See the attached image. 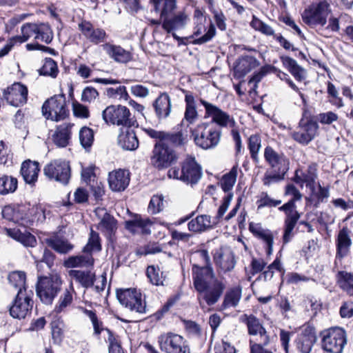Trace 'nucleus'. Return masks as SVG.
Segmentation results:
<instances>
[{"label":"nucleus","mask_w":353,"mask_h":353,"mask_svg":"<svg viewBox=\"0 0 353 353\" xmlns=\"http://www.w3.org/2000/svg\"><path fill=\"white\" fill-rule=\"evenodd\" d=\"M196 255L202 261L203 265H194L192 267L194 285L199 293L198 299L201 306L203 307L201 299L211 306L218 302L226 285L221 280L215 277L208 251L199 250Z\"/></svg>","instance_id":"f257e3e1"},{"label":"nucleus","mask_w":353,"mask_h":353,"mask_svg":"<svg viewBox=\"0 0 353 353\" xmlns=\"http://www.w3.org/2000/svg\"><path fill=\"white\" fill-rule=\"evenodd\" d=\"M195 144L203 150L213 149L221 140V132L214 124L201 123L192 131Z\"/></svg>","instance_id":"f03ea898"},{"label":"nucleus","mask_w":353,"mask_h":353,"mask_svg":"<svg viewBox=\"0 0 353 353\" xmlns=\"http://www.w3.org/2000/svg\"><path fill=\"white\" fill-rule=\"evenodd\" d=\"M168 176L170 179L180 180L193 185L201 179L202 169L194 157H187L182 163L181 169L172 168L168 170Z\"/></svg>","instance_id":"7ed1b4c3"},{"label":"nucleus","mask_w":353,"mask_h":353,"mask_svg":"<svg viewBox=\"0 0 353 353\" xmlns=\"http://www.w3.org/2000/svg\"><path fill=\"white\" fill-rule=\"evenodd\" d=\"M199 101L205 108V117L210 118L212 120L211 123H215L221 128H232L234 138L239 140L240 137L238 132L234 130L236 123L232 115L223 111L216 105L203 99H200Z\"/></svg>","instance_id":"20e7f679"},{"label":"nucleus","mask_w":353,"mask_h":353,"mask_svg":"<svg viewBox=\"0 0 353 353\" xmlns=\"http://www.w3.org/2000/svg\"><path fill=\"white\" fill-rule=\"evenodd\" d=\"M102 117L106 123H110L125 128L137 125V122L130 110L123 105H109L102 112Z\"/></svg>","instance_id":"39448f33"},{"label":"nucleus","mask_w":353,"mask_h":353,"mask_svg":"<svg viewBox=\"0 0 353 353\" xmlns=\"http://www.w3.org/2000/svg\"><path fill=\"white\" fill-rule=\"evenodd\" d=\"M323 349L330 353H342L347 343L345 331L339 327H334L324 330L321 333Z\"/></svg>","instance_id":"423d86ee"},{"label":"nucleus","mask_w":353,"mask_h":353,"mask_svg":"<svg viewBox=\"0 0 353 353\" xmlns=\"http://www.w3.org/2000/svg\"><path fill=\"white\" fill-rule=\"evenodd\" d=\"M330 11V4L323 1L305 9L302 14V19L308 26L321 30L326 25Z\"/></svg>","instance_id":"0eeeda50"},{"label":"nucleus","mask_w":353,"mask_h":353,"mask_svg":"<svg viewBox=\"0 0 353 353\" xmlns=\"http://www.w3.org/2000/svg\"><path fill=\"white\" fill-rule=\"evenodd\" d=\"M61 286V280L57 274L39 278L36 291L41 301L46 304L52 303Z\"/></svg>","instance_id":"6e6552de"},{"label":"nucleus","mask_w":353,"mask_h":353,"mask_svg":"<svg viewBox=\"0 0 353 353\" xmlns=\"http://www.w3.org/2000/svg\"><path fill=\"white\" fill-rule=\"evenodd\" d=\"M117 297L119 303L130 311L137 314L146 313L145 301L141 293L135 288L117 290Z\"/></svg>","instance_id":"1a4fd4ad"},{"label":"nucleus","mask_w":353,"mask_h":353,"mask_svg":"<svg viewBox=\"0 0 353 353\" xmlns=\"http://www.w3.org/2000/svg\"><path fill=\"white\" fill-rule=\"evenodd\" d=\"M42 112L47 119L54 121L65 119L69 114L65 96L55 95L46 101L42 106Z\"/></svg>","instance_id":"9d476101"},{"label":"nucleus","mask_w":353,"mask_h":353,"mask_svg":"<svg viewBox=\"0 0 353 353\" xmlns=\"http://www.w3.org/2000/svg\"><path fill=\"white\" fill-rule=\"evenodd\" d=\"M158 343L161 351L165 353H190L185 340L176 334H162L158 338Z\"/></svg>","instance_id":"9b49d317"},{"label":"nucleus","mask_w":353,"mask_h":353,"mask_svg":"<svg viewBox=\"0 0 353 353\" xmlns=\"http://www.w3.org/2000/svg\"><path fill=\"white\" fill-rule=\"evenodd\" d=\"M176 160V154L172 148L163 142L155 144L151 157V163L156 168L159 170L167 168Z\"/></svg>","instance_id":"f8f14e48"},{"label":"nucleus","mask_w":353,"mask_h":353,"mask_svg":"<svg viewBox=\"0 0 353 353\" xmlns=\"http://www.w3.org/2000/svg\"><path fill=\"white\" fill-rule=\"evenodd\" d=\"M43 173L49 179L66 185L70 179V167L68 162L56 159L45 165Z\"/></svg>","instance_id":"ddd939ff"},{"label":"nucleus","mask_w":353,"mask_h":353,"mask_svg":"<svg viewBox=\"0 0 353 353\" xmlns=\"http://www.w3.org/2000/svg\"><path fill=\"white\" fill-rule=\"evenodd\" d=\"M32 290L17 292V296L10 308V315L15 319H24L32 310L33 301Z\"/></svg>","instance_id":"4468645a"},{"label":"nucleus","mask_w":353,"mask_h":353,"mask_svg":"<svg viewBox=\"0 0 353 353\" xmlns=\"http://www.w3.org/2000/svg\"><path fill=\"white\" fill-rule=\"evenodd\" d=\"M318 129L319 125L316 121L302 119L299 121L296 131H294L292 136L299 143L307 145L316 136Z\"/></svg>","instance_id":"2eb2a0df"},{"label":"nucleus","mask_w":353,"mask_h":353,"mask_svg":"<svg viewBox=\"0 0 353 353\" xmlns=\"http://www.w3.org/2000/svg\"><path fill=\"white\" fill-rule=\"evenodd\" d=\"M280 211H283L285 214L284 221L285 230L283 234L284 243H288L293 234L292 231L296 226L298 220L300 219V213L296 210V205L292 201H289L282 206L279 208Z\"/></svg>","instance_id":"dca6fc26"},{"label":"nucleus","mask_w":353,"mask_h":353,"mask_svg":"<svg viewBox=\"0 0 353 353\" xmlns=\"http://www.w3.org/2000/svg\"><path fill=\"white\" fill-rule=\"evenodd\" d=\"M245 323L248 327V333L251 336L250 339V345L251 341H256L254 343L268 345L270 341L268 335L265 329L261 324L259 320L253 315H245Z\"/></svg>","instance_id":"f3484780"},{"label":"nucleus","mask_w":353,"mask_h":353,"mask_svg":"<svg viewBox=\"0 0 353 353\" xmlns=\"http://www.w3.org/2000/svg\"><path fill=\"white\" fill-rule=\"evenodd\" d=\"M3 97L12 106L24 105L28 99V88L20 83H14L3 90Z\"/></svg>","instance_id":"a211bd4d"},{"label":"nucleus","mask_w":353,"mask_h":353,"mask_svg":"<svg viewBox=\"0 0 353 353\" xmlns=\"http://www.w3.org/2000/svg\"><path fill=\"white\" fill-rule=\"evenodd\" d=\"M214 261L219 274L232 271L236 265L233 252L229 248H221L214 256Z\"/></svg>","instance_id":"6ab92c4d"},{"label":"nucleus","mask_w":353,"mask_h":353,"mask_svg":"<svg viewBox=\"0 0 353 353\" xmlns=\"http://www.w3.org/2000/svg\"><path fill=\"white\" fill-rule=\"evenodd\" d=\"M264 157L276 173L283 175L289 170V160L283 154L278 153L271 147H267L265 149Z\"/></svg>","instance_id":"aec40b11"},{"label":"nucleus","mask_w":353,"mask_h":353,"mask_svg":"<svg viewBox=\"0 0 353 353\" xmlns=\"http://www.w3.org/2000/svg\"><path fill=\"white\" fill-rule=\"evenodd\" d=\"M130 183V173L122 169L110 172L108 174V185L113 192H122Z\"/></svg>","instance_id":"412c9836"},{"label":"nucleus","mask_w":353,"mask_h":353,"mask_svg":"<svg viewBox=\"0 0 353 353\" xmlns=\"http://www.w3.org/2000/svg\"><path fill=\"white\" fill-rule=\"evenodd\" d=\"M85 37L91 43L99 44L105 41L107 34L104 30L101 28H94L93 25L88 21H82L78 25Z\"/></svg>","instance_id":"4be33fe9"},{"label":"nucleus","mask_w":353,"mask_h":353,"mask_svg":"<svg viewBox=\"0 0 353 353\" xmlns=\"http://www.w3.org/2000/svg\"><path fill=\"white\" fill-rule=\"evenodd\" d=\"M117 143L123 150L129 151L135 150L139 144L136 133L131 128L121 130Z\"/></svg>","instance_id":"5701e85b"},{"label":"nucleus","mask_w":353,"mask_h":353,"mask_svg":"<svg viewBox=\"0 0 353 353\" xmlns=\"http://www.w3.org/2000/svg\"><path fill=\"white\" fill-rule=\"evenodd\" d=\"M153 222L148 218H143L139 214H135L134 217L125 223V228L129 231L136 233L150 234V228Z\"/></svg>","instance_id":"b1692460"},{"label":"nucleus","mask_w":353,"mask_h":353,"mask_svg":"<svg viewBox=\"0 0 353 353\" xmlns=\"http://www.w3.org/2000/svg\"><path fill=\"white\" fill-rule=\"evenodd\" d=\"M352 244L350 230L347 227H344L339 232L336 239V258L343 259L347 256L350 252Z\"/></svg>","instance_id":"393cba45"},{"label":"nucleus","mask_w":353,"mask_h":353,"mask_svg":"<svg viewBox=\"0 0 353 353\" xmlns=\"http://www.w3.org/2000/svg\"><path fill=\"white\" fill-rule=\"evenodd\" d=\"M155 114L159 119L168 118L172 111V103L170 96L166 92H163L155 99L153 103Z\"/></svg>","instance_id":"a878e982"},{"label":"nucleus","mask_w":353,"mask_h":353,"mask_svg":"<svg viewBox=\"0 0 353 353\" xmlns=\"http://www.w3.org/2000/svg\"><path fill=\"white\" fill-rule=\"evenodd\" d=\"M185 94V109L183 122L188 125L194 123L199 119V113L196 108V101L192 93L190 91L182 90Z\"/></svg>","instance_id":"bb28decb"},{"label":"nucleus","mask_w":353,"mask_h":353,"mask_svg":"<svg viewBox=\"0 0 353 353\" xmlns=\"http://www.w3.org/2000/svg\"><path fill=\"white\" fill-rule=\"evenodd\" d=\"M102 47L108 55L116 62L125 63L132 59L131 53L120 46L106 43Z\"/></svg>","instance_id":"cd10ccee"},{"label":"nucleus","mask_w":353,"mask_h":353,"mask_svg":"<svg viewBox=\"0 0 353 353\" xmlns=\"http://www.w3.org/2000/svg\"><path fill=\"white\" fill-rule=\"evenodd\" d=\"M316 341L315 332L312 329L306 328L298 336L296 347L302 353H310Z\"/></svg>","instance_id":"c85d7f7f"},{"label":"nucleus","mask_w":353,"mask_h":353,"mask_svg":"<svg viewBox=\"0 0 353 353\" xmlns=\"http://www.w3.org/2000/svg\"><path fill=\"white\" fill-rule=\"evenodd\" d=\"M188 16L184 12H179L172 17L163 18L162 27L168 33L185 27Z\"/></svg>","instance_id":"c756f323"},{"label":"nucleus","mask_w":353,"mask_h":353,"mask_svg":"<svg viewBox=\"0 0 353 353\" xmlns=\"http://www.w3.org/2000/svg\"><path fill=\"white\" fill-rule=\"evenodd\" d=\"M72 126V123H63L57 127L52 135V140L56 145L65 148L69 144Z\"/></svg>","instance_id":"7c9ffc66"},{"label":"nucleus","mask_w":353,"mask_h":353,"mask_svg":"<svg viewBox=\"0 0 353 353\" xmlns=\"http://www.w3.org/2000/svg\"><path fill=\"white\" fill-rule=\"evenodd\" d=\"M250 231L256 237L263 240L267 245L266 253L270 255L272 253L273 235L267 229H264L259 223H250L249 225Z\"/></svg>","instance_id":"2f4dec72"},{"label":"nucleus","mask_w":353,"mask_h":353,"mask_svg":"<svg viewBox=\"0 0 353 353\" xmlns=\"http://www.w3.org/2000/svg\"><path fill=\"white\" fill-rule=\"evenodd\" d=\"M242 288L240 285L228 289L221 305V310L236 307L241 299Z\"/></svg>","instance_id":"473e14b6"},{"label":"nucleus","mask_w":353,"mask_h":353,"mask_svg":"<svg viewBox=\"0 0 353 353\" xmlns=\"http://www.w3.org/2000/svg\"><path fill=\"white\" fill-rule=\"evenodd\" d=\"M39 170V164L38 162L28 160L22 163L21 174L26 183L33 184L37 180Z\"/></svg>","instance_id":"72a5a7b5"},{"label":"nucleus","mask_w":353,"mask_h":353,"mask_svg":"<svg viewBox=\"0 0 353 353\" xmlns=\"http://www.w3.org/2000/svg\"><path fill=\"white\" fill-rule=\"evenodd\" d=\"M258 65V61L252 57L239 59L234 68V77L241 79Z\"/></svg>","instance_id":"f704fd0d"},{"label":"nucleus","mask_w":353,"mask_h":353,"mask_svg":"<svg viewBox=\"0 0 353 353\" xmlns=\"http://www.w3.org/2000/svg\"><path fill=\"white\" fill-rule=\"evenodd\" d=\"M96 213L97 215H103V217L98 224V228L107 235L111 236L117 228V221L103 209L97 210Z\"/></svg>","instance_id":"c9c22d12"},{"label":"nucleus","mask_w":353,"mask_h":353,"mask_svg":"<svg viewBox=\"0 0 353 353\" xmlns=\"http://www.w3.org/2000/svg\"><path fill=\"white\" fill-rule=\"evenodd\" d=\"M46 245L59 254H67L72 251L74 245L65 238L53 236L45 240Z\"/></svg>","instance_id":"e433bc0d"},{"label":"nucleus","mask_w":353,"mask_h":353,"mask_svg":"<svg viewBox=\"0 0 353 353\" xmlns=\"http://www.w3.org/2000/svg\"><path fill=\"white\" fill-rule=\"evenodd\" d=\"M281 61L297 81H302L306 78L305 69L299 65L296 60L289 57H282Z\"/></svg>","instance_id":"4c0bfd02"},{"label":"nucleus","mask_w":353,"mask_h":353,"mask_svg":"<svg viewBox=\"0 0 353 353\" xmlns=\"http://www.w3.org/2000/svg\"><path fill=\"white\" fill-rule=\"evenodd\" d=\"M93 262V258L90 254L72 256L64 261L63 265L67 268H72L90 266Z\"/></svg>","instance_id":"58836bf2"},{"label":"nucleus","mask_w":353,"mask_h":353,"mask_svg":"<svg viewBox=\"0 0 353 353\" xmlns=\"http://www.w3.org/2000/svg\"><path fill=\"white\" fill-rule=\"evenodd\" d=\"M69 275L85 288L93 285L94 282L95 276L90 271L70 270Z\"/></svg>","instance_id":"ea45409f"},{"label":"nucleus","mask_w":353,"mask_h":353,"mask_svg":"<svg viewBox=\"0 0 353 353\" xmlns=\"http://www.w3.org/2000/svg\"><path fill=\"white\" fill-rule=\"evenodd\" d=\"M8 281L10 284L16 290L17 292L23 291L28 292L26 287V274L21 271H14L9 274Z\"/></svg>","instance_id":"a19ab883"},{"label":"nucleus","mask_w":353,"mask_h":353,"mask_svg":"<svg viewBox=\"0 0 353 353\" xmlns=\"http://www.w3.org/2000/svg\"><path fill=\"white\" fill-rule=\"evenodd\" d=\"M17 179L12 176L0 174V194L14 192L17 188Z\"/></svg>","instance_id":"79ce46f5"},{"label":"nucleus","mask_w":353,"mask_h":353,"mask_svg":"<svg viewBox=\"0 0 353 353\" xmlns=\"http://www.w3.org/2000/svg\"><path fill=\"white\" fill-rule=\"evenodd\" d=\"M10 236L14 239L22 243L26 247H34L37 240L32 234L29 232H21L19 230H13L9 232Z\"/></svg>","instance_id":"37998d69"},{"label":"nucleus","mask_w":353,"mask_h":353,"mask_svg":"<svg viewBox=\"0 0 353 353\" xmlns=\"http://www.w3.org/2000/svg\"><path fill=\"white\" fill-rule=\"evenodd\" d=\"M74 292L72 283H70L69 288L65 289L61 295L57 305L55 306L54 311L57 314L64 312L65 308L71 305L72 302V294Z\"/></svg>","instance_id":"c03bdc74"},{"label":"nucleus","mask_w":353,"mask_h":353,"mask_svg":"<svg viewBox=\"0 0 353 353\" xmlns=\"http://www.w3.org/2000/svg\"><path fill=\"white\" fill-rule=\"evenodd\" d=\"M238 171V165H234L228 173L222 176L220 185L224 192H230L232 189L236 181Z\"/></svg>","instance_id":"a18cd8bd"},{"label":"nucleus","mask_w":353,"mask_h":353,"mask_svg":"<svg viewBox=\"0 0 353 353\" xmlns=\"http://www.w3.org/2000/svg\"><path fill=\"white\" fill-rule=\"evenodd\" d=\"M210 216L200 215L188 223V229L194 232H201L210 226Z\"/></svg>","instance_id":"49530a36"},{"label":"nucleus","mask_w":353,"mask_h":353,"mask_svg":"<svg viewBox=\"0 0 353 353\" xmlns=\"http://www.w3.org/2000/svg\"><path fill=\"white\" fill-rule=\"evenodd\" d=\"M36 40L50 43L53 38L52 30L48 23H37Z\"/></svg>","instance_id":"de8ad7c7"},{"label":"nucleus","mask_w":353,"mask_h":353,"mask_svg":"<svg viewBox=\"0 0 353 353\" xmlns=\"http://www.w3.org/2000/svg\"><path fill=\"white\" fill-rule=\"evenodd\" d=\"M37 23H27L21 28V34L16 36L15 39L19 43L26 42L28 39L33 38L36 40Z\"/></svg>","instance_id":"09e8293b"},{"label":"nucleus","mask_w":353,"mask_h":353,"mask_svg":"<svg viewBox=\"0 0 353 353\" xmlns=\"http://www.w3.org/2000/svg\"><path fill=\"white\" fill-rule=\"evenodd\" d=\"M339 284L350 296H353V274L346 272L339 273Z\"/></svg>","instance_id":"8fccbe9b"},{"label":"nucleus","mask_w":353,"mask_h":353,"mask_svg":"<svg viewBox=\"0 0 353 353\" xmlns=\"http://www.w3.org/2000/svg\"><path fill=\"white\" fill-rule=\"evenodd\" d=\"M146 274L150 283L153 285H164L165 277L163 276V272L159 269H157L154 265L148 267Z\"/></svg>","instance_id":"3c124183"},{"label":"nucleus","mask_w":353,"mask_h":353,"mask_svg":"<svg viewBox=\"0 0 353 353\" xmlns=\"http://www.w3.org/2000/svg\"><path fill=\"white\" fill-rule=\"evenodd\" d=\"M101 245L99 234L91 230L88 241L83 248V252L85 253H91L93 251H100Z\"/></svg>","instance_id":"603ef678"},{"label":"nucleus","mask_w":353,"mask_h":353,"mask_svg":"<svg viewBox=\"0 0 353 353\" xmlns=\"http://www.w3.org/2000/svg\"><path fill=\"white\" fill-rule=\"evenodd\" d=\"M39 71L40 74L42 75L50 76L54 78L58 74L57 63L51 58L46 59Z\"/></svg>","instance_id":"864d4df0"},{"label":"nucleus","mask_w":353,"mask_h":353,"mask_svg":"<svg viewBox=\"0 0 353 353\" xmlns=\"http://www.w3.org/2000/svg\"><path fill=\"white\" fill-rule=\"evenodd\" d=\"M79 141L84 148H90L94 141L93 130L86 126L82 127L79 130Z\"/></svg>","instance_id":"5fc2aeb1"},{"label":"nucleus","mask_w":353,"mask_h":353,"mask_svg":"<svg viewBox=\"0 0 353 353\" xmlns=\"http://www.w3.org/2000/svg\"><path fill=\"white\" fill-rule=\"evenodd\" d=\"M250 26L256 30L261 32V33L267 36H274V31L269 25L265 23L259 19L253 16L252 20L250 22Z\"/></svg>","instance_id":"6e6d98bb"},{"label":"nucleus","mask_w":353,"mask_h":353,"mask_svg":"<svg viewBox=\"0 0 353 353\" xmlns=\"http://www.w3.org/2000/svg\"><path fill=\"white\" fill-rule=\"evenodd\" d=\"M303 181L306 184V186L311 188L312 190L314 188V183L317 178L316 170L314 166H309L307 170L305 172L302 170Z\"/></svg>","instance_id":"4d7b16f0"},{"label":"nucleus","mask_w":353,"mask_h":353,"mask_svg":"<svg viewBox=\"0 0 353 353\" xmlns=\"http://www.w3.org/2000/svg\"><path fill=\"white\" fill-rule=\"evenodd\" d=\"M163 208V196L162 195L153 196L148 205V211L153 214H156L161 212Z\"/></svg>","instance_id":"13d9d810"},{"label":"nucleus","mask_w":353,"mask_h":353,"mask_svg":"<svg viewBox=\"0 0 353 353\" xmlns=\"http://www.w3.org/2000/svg\"><path fill=\"white\" fill-rule=\"evenodd\" d=\"M106 94L110 98H114L119 100H127L128 98L126 88L123 85H120L117 88H108L106 90Z\"/></svg>","instance_id":"bf43d9fd"},{"label":"nucleus","mask_w":353,"mask_h":353,"mask_svg":"<svg viewBox=\"0 0 353 353\" xmlns=\"http://www.w3.org/2000/svg\"><path fill=\"white\" fill-rule=\"evenodd\" d=\"M261 140L259 135H252L249 138V150L254 160L257 159L258 153L261 148Z\"/></svg>","instance_id":"052dcab7"},{"label":"nucleus","mask_w":353,"mask_h":353,"mask_svg":"<svg viewBox=\"0 0 353 353\" xmlns=\"http://www.w3.org/2000/svg\"><path fill=\"white\" fill-rule=\"evenodd\" d=\"M2 214L4 218L14 222H18L19 219L24 218L23 216L20 214L19 208H12L10 206H7L3 210Z\"/></svg>","instance_id":"680f3d73"},{"label":"nucleus","mask_w":353,"mask_h":353,"mask_svg":"<svg viewBox=\"0 0 353 353\" xmlns=\"http://www.w3.org/2000/svg\"><path fill=\"white\" fill-rule=\"evenodd\" d=\"M98 97V91L93 87L88 86L83 90L81 99L83 102L91 103L97 99Z\"/></svg>","instance_id":"e2e57ef3"},{"label":"nucleus","mask_w":353,"mask_h":353,"mask_svg":"<svg viewBox=\"0 0 353 353\" xmlns=\"http://www.w3.org/2000/svg\"><path fill=\"white\" fill-rule=\"evenodd\" d=\"M83 313L90 319L93 325L94 334L97 335L100 334L103 328L102 323L99 321L96 314L93 311L88 310L87 309L83 310Z\"/></svg>","instance_id":"0e129e2a"},{"label":"nucleus","mask_w":353,"mask_h":353,"mask_svg":"<svg viewBox=\"0 0 353 353\" xmlns=\"http://www.w3.org/2000/svg\"><path fill=\"white\" fill-rule=\"evenodd\" d=\"M72 110L77 117L87 119L90 116L88 108L77 101L72 103Z\"/></svg>","instance_id":"69168bd1"},{"label":"nucleus","mask_w":353,"mask_h":353,"mask_svg":"<svg viewBox=\"0 0 353 353\" xmlns=\"http://www.w3.org/2000/svg\"><path fill=\"white\" fill-rule=\"evenodd\" d=\"M164 140L170 142L174 145H183L185 141V137L181 132H177L175 133H165V137Z\"/></svg>","instance_id":"338daca9"},{"label":"nucleus","mask_w":353,"mask_h":353,"mask_svg":"<svg viewBox=\"0 0 353 353\" xmlns=\"http://www.w3.org/2000/svg\"><path fill=\"white\" fill-rule=\"evenodd\" d=\"M163 6L161 11L162 19L168 17L176 8V0H161Z\"/></svg>","instance_id":"774afa93"}]
</instances>
